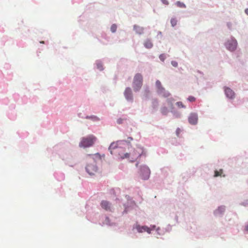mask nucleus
Wrapping results in <instances>:
<instances>
[{"label": "nucleus", "instance_id": "58", "mask_svg": "<svg viewBox=\"0 0 248 248\" xmlns=\"http://www.w3.org/2000/svg\"><path fill=\"white\" fill-rule=\"evenodd\" d=\"M138 163H137L136 164V167H137V166H138Z\"/></svg>", "mask_w": 248, "mask_h": 248}, {"label": "nucleus", "instance_id": "3", "mask_svg": "<svg viewBox=\"0 0 248 248\" xmlns=\"http://www.w3.org/2000/svg\"><path fill=\"white\" fill-rule=\"evenodd\" d=\"M224 45L227 49L231 52H233L236 49L237 42L235 38L232 36L231 39L228 40L225 43Z\"/></svg>", "mask_w": 248, "mask_h": 248}, {"label": "nucleus", "instance_id": "1", "mask_svg": "<svg viewBox=\"0 0 248 248\" xmlns=\"http://www.w3.org/2000/svg\"><path fill=\"white\" fill-rule=\"evenodd\" d=\"M143 85V77L140 73H137L134 77L132 88L135 93L139 92Z\"/></svg>", "mask_w": 248, "mask_h": 248}, {"label": "nucleus", "instance_id": "5", "mask_svg": "<svg viewBox=\"0 0 248 248\" xmlns=\"http://www.w3.org/2000/svg\"><path fill=\"white\" fill-rule=\"evenodd\" d=\"M124 96L128 102L132 103L134 101L133 94L130 87H126L124 92Z\"/></svg>", "mask_w": 248, "mask_h": 248}, {"label": "nucleus", "instance_id": "21", "mask_svg": "<svg viewBox=\"0 0 248 248\" xmlns=\"http://www.w3.org/2000/svg\"><path fill=\"white\" fill-rule=\"evenodd\" d=\"M118 146L119 145L117 143V142H113L110 144V145L108 148V150H116L117 148H118Z\"/></svg>", "mask_w": 248, "mask_h": 248}, {"label": "nucleus", "instance_id": "31", "mask_svg": "<svg viewBox=\"0 0 248 248\" xmlns=\"http://www.w3.org/2000/svg\"><path fill=\"white\" fill-rule=\"evenodd\" d=\"M177 22V21L175 18H172L170 19V23H171V26L173 27H174V26H175L176 25Z\"/></svg>", "mask_w": 248, "mask_h": 248}, {"label": "nucleus", "instance_id": "10", "mask_svg": "<svg viewBox=\"0 0 248 248\" xmlns=\"http://www.w3.org/2000/svg\"><path fill=\"white\" fill-rule=\"evenodd\" d=\"M198 114L195 112H191L190 113L188 117V123L191 125H196L198 123Z\"/></svg>", "mask_w": 248, "mask_h": 248}, {"label": "nucleus", "instance_id": "30", "mask_svg": "<svg viewBox=\"0 0 248 248\" xmlns=\"http://www.w3.org/2000/svg\"><path fill=\"white\" fill-rule=\"evenodd\" d=\"M161 112L162 114L163 115H167L168 113V109L166 107H164L161 108Z\"/></svg>", "mask_w": 248, "mask_h": 248}, {"label": "nucleus", "instance_id": "29", "mask_svg": "<svg viewBox=\"0 0 248 248\" xmlns=\"http://www.w3.org/2000/svg\"><path fill=\"white\" fill-rule=\"evenodd\" d=\"M155 86L157 88V90L160 89L161 88L163 87L162 86L161 82L159 80H157L155 82Z\"/></svg>", "mask_w": 248, "mask_h": 248}, {"label": "nucleus", "instance_id": "18", "mask_svg": "<svg viewBox=\"0 0 248 248\" xmlns=\"http://www.w3.org/2000/svg\"><path fill=\"white\" fill-rule=\"evenodd\" d=\"M158 106V102L156 98L152 99V106L154 109L156 110Z\"/></svg>", "mask_w": 248, "mask_h": 248}, {"label": "nucleus", "instance_id": "50", "mask_svg": "<svg viewBox=\"0 0 248 248\" xmlns=\"http://www.w3.org/2000/svg\"><path fill=\"white\" fill-rule=\"evenodd\" d=\"M111 155H113L114 153L112 150H108Z\"/></svg>", "mask_w": 248, "mask_h": 248}, {"label": "nucleus", "instance_id": "24", "mask_svg": "<svg viewBox=\"0 0 248 248\" xmlns=\"http://www.w3.org/2000/svg\"><path fill=\"white\" fill-rule=\"evenodd\" d=\"M119 159L123 160L126 158H128L130 156V154L128 153H126L124 155H121L120 153H119Z\"/></svg>", "mask_w": 248, "mask_h": 248}, {"label": "nucleus", "instance_id": "43", "mask_svg": "<svg viewBox=\"0 0 248 248\" xmlns=\"http://www.w3.org/2000/svg\"><path fill=\"white\" fill-rule=\"evenodd\" d=\"M161 1V2L165 4V5H169V2H168V1L167 0H160Z\"/></svg>", "mask_w": 248, "mask_h": 248}, {"label": "nucleus", "instance_id": "25", "mask_svg": "<svg viewBox=\"0 0 248 248\" xmlns=\"http://www.w3.org/2000/svg\"><path fill=\"white\" fill-rule=\"evenodd\" d=\"M170 112L173 114V116L176 118H180L181 113L178 111L176 110L174 108L170 110Z\"/></svg>", "mask_w": 248, "mask_h": 248}, {"label": "nucleus", "instance_id": "57", "mask_svg": "<svg viewBox=\"0 0 248 248\" xmlns=\"http://www.w3.org/2000/svg\"><path fill=\"white\" fill-rule=\"evenodd\" d=\"M178 219V217L176 216L175 217V219Z\"/></svg>", "mask_w": 248, "mask_h": 248}, {"label": "nucleus", "instance_id": "14", "mask_svg": "<svg viewBox=\"0 0 248 248\" xmlns=\"http://www.w3.org/2000/svg\"><path fill=\"white\" fill-rule=\"evenodd\" d=\"M65 161V164L70 167H74L77 163L74 161L73 156L66 157L63 159Z\"/></svg>", "mask_w": 248, "mask_h": 248}, {"label": "nucleus", "instance_id": "49", "mask_svg": "<svg viewBox=\"0 0 248 248\" xmlns=\"http://www.w3.org/2000/svg\"><path fill=\"white\" fill-rule=\"evenodd\" d=\"M84 118H85L86 119H90V116H86L84 117Z\"/></svg>", "mask_w": 248, "mask_h": 248}, {"label": "nucleus", "instance_id": "13", "mask_svg": "<svg viewBox=\"0 0 248 248\" xmlns=\"http://www.w3.org/2000/svg\"><path fill=\"white\" fill-rule=\"evenodd\" d=\"M157 93L159 95H161L164 97H168L170 96V93L168 91L165 90L164 87L161 88L160 89L157 90Z\"/></svg>", "mask_w": 248, "mask_h": 248}, {"label": "nucleus", "instance_id": "32", "mask_svg": "<svg viewBox=\"0 0 248 248\" xmlns=\"http://www.w3.org/2000/svg\"><path fill=\"white\" fill-rule=\"evenodd\" d=\"M90 120H91L95 122V121H99V118L95 115H91L90 116Z\"/></svg>", "mask_w": 248, "mask_h": 248}, {"label": "nucleus", "instance_id": "48", "mask_svg": "<svg viewBox=\"0 0 248 248\" xmlns=\"http://www.w3.org/2000/svg\"><path fill=\"white\" fill-rule=\"evenodd\" d=\"M245 13H246V14L248 15V8H247L245 10Z\"/></svg>", "mask_w": 248, "mask_h": 248}, {"label": "nucleus", "instance_id": "37", "mask_svg": "<svg viewBox=\"0 0 248 248\" xmlns=\"http://www.w3.org/2000/svg\"><path fill=\"white\" fill-rule=\"evenodd\" d=\"M187 100L189 102H193L195 101L196 98L195 97H194L193 96H189L187 98Z\"/></svg>", "mask_w": 248, "mask_h": 248}, {"label": "nucleus", "instance_id": "11", "mask_svg": "<svg viewBox=\"0 0 248 248\" xmlns=\"http://www.w3.org/2000/svg\"><path fill=\"white\" fill-rule=\"evenodd\" d=\"M224 93L226 96L230 99H233L235 97V93L230 88L227 87H224Z\"/></svg>", "mask_w": 248, "mask_h": 248}, {"label": "nucleus", "instance_id": "52", "mask_svg": "<svg viewBox=\"0 0 248 248\" xmlns=\"http://www.w3.org/2000/svg\"><path fill=\"white\" fill-rule=\"evenodd\" d=\"M246 230L248 232V224L246 226V228H245Z\"/></svg>", "mask_w": 248, "mask_h": 248}, {"label": "nucleus", "instance_id": "46", "mask_svg": "<svg viewBox=\"0 0 248 248\" xmlns=\"http://www.w3.org/2000/svg\"><path fill=\"white\" fill-rule=\"evenodd\" d=\"M170 230H171V227L169 225L168 228L166 229L165 232H169Z\"/></svg>", "mask_w": 248, "mask_h": 248}, {"label": "nucleus", "instance_id": "17", "mask_svg": "<svg viewBox=\"0 0 248 248\" xmlns=\"http://www.w3.org/2000/svg\"><path fill=\"white\" fill-rule=\"evenodd\" d=\"M138 149L139 150L138 151L139 153V157H140L142 155L145 156H146V151L143 147L141 146L140 145H139L138 146Z\"/></svg>", "mask_w": 248, "mask_h": 248}, {"label": "nucleus", "instance_id": "19", "mask_svg": "<svg viewBox=\"0 0 248 248\" xmlns=\"http://www.w3.org/2000/svg\"><path fill=\"white\" fill-rule=\"evenodd\" d=\"M222 173H223L222 169H220V170H215L214 171V177H218V176H222L223 177H225L226 176L225 175H222Z\"/></svg>", "mask_w": 248, "mask_h": 248}, {"label": "nucleus", "instance_id": "56", "mask_svg": "<svg viewBox=\"0 0 248 248\" xmlns=\"http://www.w3.org/2000/svg\"><path fill=\"white\" fill-rule=\"evenodd\" d=\"M132 202L133 203V204H135V202L134 201H132Z\"/></svg>", "mask_w": 248, "mask_h": 248}, {"label": "nucleus", "instance_id": "38", "mask_svg": "<svg viewBox=\"0 0 248 248\" xmlns=\"http://www.w3.org/2000/svg\"><path fill=\"white\" fill-rule=\"evenodd\" d=\"M124 120H126V119H123L121 118H118L117 120V124H122Z\"/></svg>", "mask_w": 248, "mask_h": 248}, {"label": "nucleus", "instance_id": "42", "mask_svg": "<svg viewBox=\"0 0 248 248\" xmlns=\"http://www.w3.org/2000/svg\"><path fill=\"white\" fill-rule=\"evenodd\" d=\"M180 132H181L180 129L179 128H177L176 130V134L177 136H178V137L179 136V135Z\"/></svg>", "mask_w": 248, "mask_h": 248}, {"label": "nucleus", "instance_id": "27", "mask_svg": "<svg viewBox=\"0 0 248 248\" xmlns=\"http://www.w3.org/2000/svg\"><path fill=\"white\" fill-rule=\"evenodd\" d=\"M176 5L179 7H180V8H186V5L183 3V2H182L180 1H177L176 2Z\"/></svg>", "mask_w": 248, "mask_h": 248}, {"label": "nucleus", "instance_id": "7", "mask_svg": "<svg viewBox=\"0 0 248 248\" xmlns=\"http://www.w3.org/2000/svg\"><path fill=\"white\" fill-rule=\"evenodd\" d=\"M141 98L143 100H149L151 99V92L148 86H144L141 92Z\"/></svg>", "mask_w": 248, "mask_h": 248}, {"label": "nucleus", "instance_id": "41", "mask_svg": "<svg viewBox=\"0 0 248 248\" xmlns=\"http://www.w3.org/2000/svg\"><path fill=\"white\" fill-rule=\"evenodd\" d=\"M96 158H98L99 160L101 159V155L99 153H96L93 155Z\"/></svg>", "mask_w": 248, "mask_h": 248}, {"label": "nucleus", "instance_id": "22", "mask_svg": "<svg viewBox=\"0 0 248 248\" xmlns=\"http://www.w3.org/2000/svg\"><path fill=\"white\" fill-rule=\"evenodd\" d=\"M173 101L174 99L172 98H168L167 100L168 105L169 107L170 108V110L174 108L172 103V102Z\"/></svg>", "mask_w": 248, "mask_h": 248}, {"label": "nucleus", "instance_id": "44", "mask_svg": "<svg viewBox=\"0 0 248 248\" xmlns=\"http://www.w3.org/2000/svg\"><path fill=\"white\" fill-rule=\"evenodd\" d=\"M156 229V226L155 225H151L150 228L151 231L152 230H154Z\"/></svg>", "mask_w": 248, "mask_h": 248}, {"label": "nucleus", "instance_id": "28", "mask_svg": "<svg viewBox=\"0 0 248 248\" xmlns=\"http://www.w3.org/2000/svg\"><path fill=\"white\" fill-rule=\"evenodd\" d=\"M117 26L116 24H113L110 27V31L112 33H115L116 31Z\"/></svg>", "mask_w": 248, "mask_h": 248}, {"label": "nucleus", "instance_id": "35", "mask_svg": "<svg viewBox=\"0 0 248 248\" xmlns=\"http://www.w3.org/2000/svg\"><path fill=\"white\" fill-rule=\"evenodd\" d=\"M159 58L162 62H164L165 60L166 59V55L164 53L161 54L159 56Z\"/></svg>", "mask_w": 248, "mask_h": 248}, {"label": "nucleus", "instance_id": "9", "mask_svg": "<svg viewBox=\"0 0 248 248\" xmlns=\"http://www.w3.org/2000/svg\"><path fill=\"white\" fill-rule=\"evenodd\" d=\"M133 229H136L138 232L142 233L143 232H147L148 233H151V230L147 226H141L138 224H135L133 226Z\"/></svg>", "mask_w": 248, "mask_h": 248}, {"label": "nucleus", "instance_id": "8", "mask_svg": "<svg viewBox=\"0 0 248 248\" xmlns=\"http://www.w3.org/2000/svg\"><path fill=\"white\" fill-rule=\"evenodd\" d=\"M226 211L224 205L219 206L217 209L214 211L213 214L216 217H221L223 216Z\"/></svg>", "mask_w": 248, "mask_h": 248}, {"label": "nucleus", "instance_id": "26", "mask_svg": "<svg viewBox=\"0 0 248 248\" xmlns=\"http://www.w3.org/2000/svg\"><path fill=\"white\" fill-rule=\"evenodd\" d=\"M117 142L118 145L124 144V143H126L128 146L130 145V141L129 140H120Z\"/></svg>", "mask_w": 248, "mask_h": 248}, {"label": "nucleus", "instance_id": "12", "mask_svg": "<svg viewBox=\"0 0 248 248\" xmlns=\"http://www.w3.org/2000/svg\"><path fill=\"white\" fill-rule=\"evenodd\" d=\"M100 205L102 208L106 211L112 212V208L111 207V203L107 201H102L101 202Z\"/></svg>", "mask_w": 248, "mask_h": 248}, {"label": "nucleus", "instance_id": "6", "mask_svg": "<svg viewBox=\"0 0 248 248\" xmlns=\"http://www.w3.org/2000/svg\"><path fill=\"white\" fill-rule=\"evenodd\" d=\"M86 171L90 175L93 176L97 172L98 167L96 163L88 164L85 167Z\"/></svg>", "mask_w": 248, "mask_h": 248}, {"label": "nucleus", "instance_id": "33", "mask_svg": "<svg viewBox=\"0 0 248 248\" xmlns=\"http://www.w3.org/2000/svg\"><path fill=\"white\" fill-rule=\"evenodd\" d=\"M176 105L178 108H186V106H185L182 102H177L176 103Z\"/></svg>", "mask_w": 248, "mask_h": 248}, {"label": "nucleus", "instance_id": "53", "mask_svg": "<svg viewBox=\"0 0 248 248\" xmlns=\"http://www.w3.org/2000/svg\"><path fill=\"white\" fill-rule=\"evenodd\" d=\"M198 72L199 73H200V74H201V75H203V73L202 72H201V71H200V70H198Z\"/></svg>", "mask_w": 248, "mask_h": 248}, {"label": "nucleus", "instance_id": "34", "mask_svg": "<svg viewBox=\"0 0 248 248\" xmlns=\"http://www.w3.org/2000/svg\"><path fill=\"white\" fill-rule=\"evenodd\" d=\"M156 232L157 233V234L159 235H163L165 233V231H161L159 227H158L156 229Z\"/></svg>", "mask_w": 248, "mask_h": 248}, {"label": "nucleus", "instance_id": "16", "mask_svg": "<svg viewBox=\"0 0 248 248\" xmlns=\"http://www.w3.org/2000/svg\"><path fill=\"white\" fill-rule=\"evenodd\" d=\"M143 45L147 49H150L153 46V44L151 42V39L149 38L145 40L143 43Z\"/></svg>", "mask_w": 248, "mask_h": 248}, {"label": "nucleus", "instance_id": "40", "mask_svg": "<svg viewBox=\"0 0 248 248\" xmlns=\"http://www.w3.org/2000/svg\"><path fill=\"white\" fill-rule=\"evenodd\" d=\"M171 64L174 67H177L178 65V62L175 61H172L171 62Z\"/></svg>", "mask_w": 248, "mask_h": 248}, {"label": "nucleus", "instance_id": "39", "mask_svg": "<svg viewBox=\"0 0 248 248\" xmlns=\"http://www.w3.org/2000/svg\"><path fill=\"white\" fill-rule=\"evenodd\" d=\"M241 205L244 206H248V200H247L243 202H242L240 203Z\"/></svg>", "mask_w": 248, "mask_h": 248}, {"label": "nucleus", "instance_id": "45", "mask_svg": "<svg viewBox=\"0 0 248 248\" xmlns=\"http://www.w3.org/2000/svg\"><path fill=\"white\" fill-rule=\"evenodd\" d=\"M78 117H79V118H84V115L81 113H78Z\"/></svg>", "mask_w": 248, "mask_h": 248}, {"label": "nucleus", "instance_id": "51", "mask_svg": "<svg viewBox=\"0 0 248 248\" xmlns=\"http://www.w3.org/2000/svg\"><path fill=\"white\" fill-rule=\"evenodd\" d=\"M125 197L126 198L127 200L128 201L130 199V197L128 195H126Z\"/></svg>", "mask_w": 248, "mask_h": 248}, {"label": "nucleus", "instance_id": "4", "mask_svg": "<svg viewBox=\"0 0 248 248\" xmlns=\"http://www.w3.org/2000/svg\"><path fill=\"white\" fill-rule=\"evenodd\" d=\"M150 174V170L147 166L144 165L140 166V175L142 180H148L149 179Z\"/></svg>", "mask_w": 248, "mask_h": 248}, {"label": "nucleus", "instance_id": "47", "mask_svg": "<svg viewBox=\"0 0 248 248\" xmlns=\"http://www.w3.org/2000/svg\"><path fill=\"white\" fill-rule=\"evenodd\" d=\"M126 140H129L130 141V142L131 141V140H133V139L132 137H129L127 138V139ZM131 144H130L129 145H130Z\"/></svg>", "mask_w": 248, "mask_h": 248}, {"label": "nucleus", "instance_id": "55", "mask_svg": "<svg viewBox=\"0 0 248 248\" xmlns=\"http://www.w3.org/2000/svg\"><path fill=\"white\" fill-rule=\"evenodd\" d=\"M40 43L41 44H44L45 42H44V41H40Z\"/></svg>", "mask_w": 248, "mask_h": 248}, {"label": "nucleus", "instance_id": "15", "mask_svg": "<svg viewBox=\"0 0 248 248\" xmlns=\"http://www.w3.org/2000/svg\"><path fill=\"white\" fill-rule=\"evenodd\" d=\"M144 28L137 25L133 26V31H134L136 34L139 35H142L144 33Z\"/></svg>", "mask_w": 248, "mask_h": 248}, {"label": "nucleus", "instance_id": "20", "mask_svg": "<svg viewBox=\"0 0 248 248\" xmlns=\"http://www.w3.org/2000/svg\"><path fill=\"white\" fill-rule=\"evenodd\" d=\"M104 224H106L107 225L109 226H113L115 225V223L111 222L110 220L108 217H106L104 222H103Z\"/></svg>", "mask_w": 248, "mask_h": 248}, {"label": "nucleus", "instance_id": "36", "mask_svg": "<svg viewBox=\"0 0 248 248\" xmlns=\"http://www.w3.org/2000/svg\"><path fill=\"white\" fill-rule=\"evenodd\" d=\"M124 211L123 212V214H127V212H128V206L127 205H126V204H124Z\"/></svg>", "mask_w": 248, "mask_h": 248}, {"label": "nucleus", "instance_id": "23", "mask_svg": "<svg viewBox=\"0 0 248 248\" xmlns=\"http://www.w3.org/2000/svg\"><path fill=\"white\" fill-rule=\"evenodd\" d=\"M95 64L96 65V67L98 69H99L100 71L103 70V66L102 63L101 61L100 60H97L95 62Z\"/></svg>", "mask_w": 248, "mask_h": 248}, {"label": "nucleus", "instance_id": "54", "mask_svg": "<svg viewBox=\"0 0 248 248\" xmlns=\"http://www.w3.org/2000/svg\"><path fill=\"white\" fill-rule=\"evenodd\" d=\"M159 34H160V35H162V32H161L160 31H159L158 32V35H159Z\"/></svg>", "mask_w": 248, "mask_h": 248}, {"label": "nucleus", "instance_id": "2", "mask_svg": "<svg viewBox=\"0 0 248 248\" xmlns=\"http://www.w3.org/2000/svg\"><path fill=\"white\" fill-rule=\"evenodd\" d=\"M96 140V138L92 135L83 137L79 142V146L83 148L91 147L93 145Z\"/></svg>", "mask_w": 248, "mask_h": 248}]
</instances>
